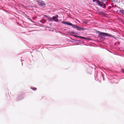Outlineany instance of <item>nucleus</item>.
<instances>
[{
	"instance_id": "obj_1",
	"label": "nucleus",
	"mask_w": 124,
	"mask_h": 124,
	"mask_svg": "<svg viewBox=\"0 0 124 124\" xmlns=\"http://www.w3.org/2000/svg\"><path fill=\"white\" fill-rule=\"evenodd\" d=\"M96 34H99V35L98 36V38H99L100 39L101 41H103L105 39V36H108L113 38V36L111 34H109L107 33L101 32L98 31H97L96 32Z\"/></svg>"
},
{
	"instance_id": "obj_2",
	"label": "nucleus",
	"mask_w": 124,
	"mask_h": 124,
	"mask_svg": "<svg viewBox=\"0 0 124 124\" xmlns=\"http://www.w3.org/2000/svg\"><path fill=\"white\" fill-rule=\"evenodd\" d=\"M61 23L62 24H65L71 26L72 28L74 29H76L77 30L79 31L81 30L83 31L84 30H87V29L86 28H82L80 26H78L77 25L73 24L72 23L69 22L68 21H62Z\"/></svg>"
},
{
	"instance_id": "obj_3",
	"label": "nucleus",
	"mask_w": 124,
	"mask_h": 124,
	"mask_svg": "<svg viewBox=\"0 0 124 124\" xmlns=\"http://www.w3.org/2000/svg\"><path fill=\"white\" fill-rule=\"evenodd\" d=\"M25 96L24 94H18L17 96L16 100L18 101L23 99Z\"/></svg>"
},
{
	"instance_id": "obj_4",
	"label": "nucleus",
	"mask_w": 124,
	"mask_h": 124,
	"mask_svg": "<svg viewBox=\"0 0 124 124\" xmlns=\"http://www.w3.org/2000/svg\"><path fill=\"white\" fill-rule=\"evenodd\" d=\"M93 2H96V4H98L99 6L101 7H102L103 6L104 8L105 7L104 6H103V2L99 0H93Z\"/></svg>"
},
{
	"instance_id": "obj_5",
	"label": "nucleus",
	"mask_w": 124,
	"mask_h": 124,
	"mask_svg": "<svg viewBox=\"0 0 124 124\" xmlns=\"http://www.w3.org/2000/svg\"><path fill=\"white\" fill-rule=\"evenodd\" d=\"M38 3V5L41 7H44L46 5V4L44 3V2L42 0H39L37 1Z\"/></svg>"
},
{
	"instance_id": "obj_6",
	"label": "nucleus",
	"mask_w": 124,
	"mask_h": 124,
	"mask_svg": "<svg viewBox=\"0 0 124 124\" xmlns=\"http://www.w3.org/2000/svg\"><path fill=\"white\" fill-rule=\"evenodd\" d=\"M58 16L57 15L53 16L52 17V21H54L55 22H59V19H58Z\"/></svg>"
},
{
	"instance_id": "obj_7",
	"label": "nucleus",
	"mask_w": 124,
	"mask_h": 124,
	"mask_svg": "<svg viewBox=\"0 0 124 124\" xmlns=\"http://www.w3.org/2000/svg\"><path fill=\"white\" fill-rule=\"evenodd\" d=\"M111 0H101V1H106L105 3H104L103 2V6H104L105 7V8H103V7H101L102 8H106V5H107V6H108V2H110L111 1Z\"/></svg>"
},
{
	"instance_id": "obj_8",
	"label": "nucleus",
	"mask_w": 124,
	"mask_h": 124,
	"mask_svg": "<svg viewBox=\"0 0 124 124\" xmlns=\"http://www.w3.org/2000/svg\"><path fill=\"white\" fill-rule=\"evenodd\" d=\"M71 36H73L75 37L76 38H79L81 39H83L85 40H88L89 39L88 38L83 37L81 36H78L77 35H71Z\"/></svg>"
},
{
	"instance_id": "obj_9",
	"label": "nucleus",
	"mask_w": 124,
	"mask_h": 124,
	"mask_svg": "<svg viewBox=\"0 0 124 124\" xmlns=\"http://www.w3.org/2000/svg\"><path fill=\"white\" fill-rule=\"evenodd\" d=\"M46 17L48 20L49 21H52V18L50 16L46 15H44L43 17V18Z\"/></svg>"
},
{
	"instance_id": "obj_10",
	"label": "nucleus",
	"mask_w": 124,
	"mask_h": 124,
	"mask_svg": "<svg viewBox=\"0 0 124 124\" xmlns=\"http://www.w3.org/2000/svg\"><path fill=\"white\" fill-rule=\"evenodd\" d=\"M119 12L121 13L122 14L124 15V10L123 9H122L121 10H119Z\"/></svg>"
},
{
	"instance_id": "obj_11",
	"label": "nucleus",
	"mask_w": 124,
	"mask_h": 124,
	"mask_svg": "<svg viewBox=\"0 0 124 124\" xmlns=\"http://www.w3.org/2000/svg\"><path fill=\"white\" fill-rule=\"evenodd\" d=\"M31 89H32V90H33L34 91H36L37 89V88H36V87H31Z\"/></svg>"
},
{
	"instance_id": "obj_12",
	"label": "nucleus",
	"mask_w": 124,
	"mask_h": 124,
	"mask_svg": "<svg viewBox=\"0 0 124 124\" xmlns=\"http://www.w3.org/2000/svg\"><path fill=\"white\" fill-rule=\"evenodd\" d=\"M71 33H72L73 34H77V35H79L78 33L76 32H74L72 31L71 32Z\"/></svg>"
},
{
	"instance_id": "obj_13",
	"label": "nucleus",
	"mask_w": 124,
	"mask_h": 124,
	"mask_svg": "<svg viewBox=\"0 0 124 124\" xmlns=\"http://www.w3.org/2000/svg\"><path fill=\"white\" fill-rule=\"evenodd\" d=\"M82 22L84 23V24H87V22L85 21H83Z\"/></svg>"
},
{
	"instance_id": "obj_14",
	"label": "nucleus",
	"mask_w": 124,
	"mask_h": 124,
	"mask_svg": "<svg viewBox=\"0 0 124 124\" xmlns=\"http://www.w3.org/2000/svg\"><path fill=\"white\" fill-rule=\"evenodd\" d=\"M121 72L122 73H124V69H121Z\"/></svg>"
},
{
	"instance_id": "obj_15",
	"label": "nucleus",
	"mask_w": 124,
	"mask_h": 124,
	"mask_svg": "<svg viewBox=\"0 0 124 124\" xmlns=\"http://www.w3.org/2000/svg\"><path fill=\"white\" fill-rule=\"evenodd\" d=\"M120 21L123 23V22H124V20H123L122 19H121Z\"/></svg>"
},
{
	"instance_id": "obj_16",
	"label": "nucleus",
	"mask_w": 124,
	"mask_h": 124,
	"mask_svg": "<svg viewBox=\"0 0 124 124\" xmlns=\"http://www.w3.org/2000/svg\"><path fill=\"white\" fill-rule=\"evenodd\" d=\"M102 77H103V80H104V75H102Z\"/></svg>"
},
{
	"instance_id": "obj_17",
	"label": "nucleus",
	"mask_w": 124,
	"mask_h": 124,
	"mask_svg": "<svg viewBox=\"0 0 124 124\" xmlns=\"http://www.w3.org/2000/svg\"><path fill=\"white\" fill-rule=\"evenodd\" d=\"M74 40V41H75V42H78V41H79V40Z\"/></svg>"
},
{
	"instance_id": "obj_18",
	"label": "nucleus",
	"mask_w": 124,
	"mask_h": 124,
	"mask_svg": "<svg viewBox=\"0 0 124 124\" xmlns=\"http://www.w3.org/2000/svg\"><path fill=\"white\" fill-rule=\"evenodd\" d=\"M5 11L6 12H7V13H9L8 12V11H7L6 10H5Z\"/></svg>"
},
{
	"instance_id": "obj_19",
	"label": "nucleus",
	"mask_w": 124,
	"mask_h": 124,
	"mask_svg": "<svg viewBox=\"0 0 124 124\" xmlns=\"http://www.w3.org/2000/svg\"><path fill=\"white\" fill-rule=\"evenodd\" d=\"M40 22L42 23V24H43L44 23H45V22H42L41 21H40Z\"/></svg>"
},
{
	"instance_id": "obj_20",
	"label": "nucleus",
	"mask_w": 124,
	"mask_h": 124,
	"mask_svg": "<svg viewBox=\"0 0 124 124\" xmlns=\"http://www.w3.org/2000/svg\"><path fill=\"white\" fill-rule=\"evenodd\" d=\"M80 41H80L79 40V41H78V42L79 43H80Z\"/></svg>"
},
{
	"instance_id": "obj_21",
	"label": "nucleus",
	"mask_w": 124,
	"mask_h": 124,
	"mask_svg": "<svg viewBox=\"0 0 124 124\" xmlns=\"http://www.w3.org/2000/svg\"><path fill=\"white\" fill-rule=\"evenodd\" d=\"M22 60V61H21L22 62V61H23V60Z\"/></svg>"
},
{
	"instance_id": "obj_22",
	"label": "nucleus",
	"mask_w": 124,
	"mask_h": 124,
	"mask_svg": "<svg viewBox=\"0 0 124 124\" xmlns=\"http://www.w3.org/2000/svg\"><path fill=\"white\" fill-rule=\"evenodd\" d=\"M118 7V8H120L121 9V8H120L119 7Z\"/></svg>"
},
{
	"instance_id": "obj_23",
	"label": "nucleus",
	"mask_w": 124,
	"mask_h": 124,
	"mask_svg": "<svg viewBox=\"0 0 124 124\" xmlns=\"http://www.w3.org/2000/svg\"><path fill=\"white\" fill-rule=\"evenodd\" d=\"M123 51L124 52V50H123Z\"/></svg>"
},
{
	"instance_id": "obj_24",
	"label": "nucleus",
	"mask_w": 124,
	"mask_h": 124,
	"mask_svg": "<svg viewBox=\"0 0 124 124\" xmlns=\"http://www.w3.org/2000/svg\"><path fill=\"white\" fill-rule=\"evenodd\" d=\"M22 65L23 66V63H22Z\"/></svg>"
},
{
	"instance_id": "obj_25",
	"label": "nucleus",
	"mask_w": 124,
	"mask_h": 124,
	"mask_svg": "<svg viewBox=\"0 0 124 124\" xmlns=\"http://www.w3.org/2000/svg\"><path fill=\"white\" fill-rule=\"evenodd\" d=\"M123 78H122V79H123Z\"/></svg>"
},
{
	"instance_id": "obj_26",
	"label": "nucleus",
	"mask_w": 124,
	"mask_h": 124,
	"mask_svg": "<svg viewBox=\"0 0 124 124\" xmlns=\"http://www.w3.org/2000/svg\"><path fill=\"white\" fill-rule=\"evenodd\" d=\"M46 20H45V22H46Z\"/></svg>"
}]
</instances>
